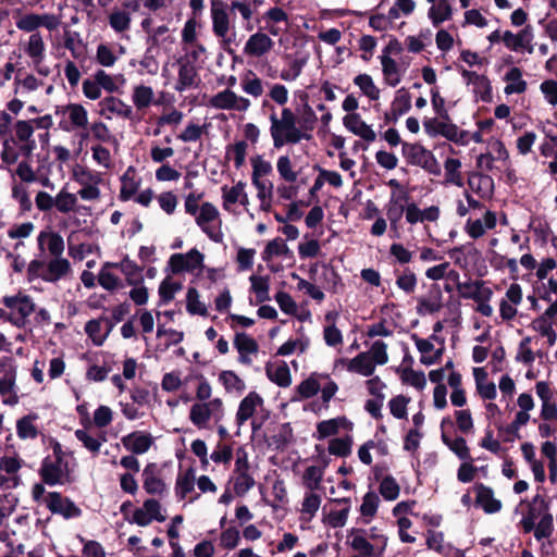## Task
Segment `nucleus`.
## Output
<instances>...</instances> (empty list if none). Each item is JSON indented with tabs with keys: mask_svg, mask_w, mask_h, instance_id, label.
<instances>
[{
	"mask_svg": "<svg viewBox=\"0 0 557 557\" xmlns=\"http://www.w3.org/2000/svg\"><path fill=\"white\" fill-rule=\"evenodd\" d=\"M270 134L273 140V147L278 149L284 145H296L302 139L309 140L311 135L297 126V117L289 108H284L281 116L274 112L270 117Z\"/></svg>",
	"mask_w": 557,
	"mask_h": 557,
	"instance_id": "1",
	"label": "nucleus"
},
{
	"mask_svg": "<svg viewBox=\"0 0 557 557\" xmlns=\"http://www.w3.org/2000/svg\"><path fill=\"white\" fill-rule=\"evenodd\" d=\"M33 121H17L15 124L14 135L10 134L9 138L3 140V149L1 160L8 164H14L20 157L28 159L34 149V141L30 140L34 128Z\"/></svg>",
	"mask_w": 557,
	"mask_h": 557,
	"instance_id": "2",
	"label": "nucleus"
},
{
	"mask_svg": "<svg viewBox=\"0 0 557 557\" xmlns=\"http://www.w3.org/2000/svg\"><path fill=\"white\" fill-rule=\"evenodd\" d=\"M40 475L48 485H62L70 481L69 463L59 443L53 444V455L44 459Z\"/></svg>",
	"mask_w": 557,
	"mask_h": 557,
	"instance_id": "3",
	"label": "nucleus"
},
{
	"mask_svg": "<svg viewBox=\"0 0 557 557\" xmlns=\"http://www.w3.org/2000/svg\"><path fill=\"white\" fill-rule=\"evenodd\" d=\"M230 10L228 4L224 0H210L212 32L216 38L221 39L225 50L235 40V35H230L232 29Z\"/></svg>",
	"mask_w": 557,
	"mask_h": 557,
	"instance_id": "4",
	"label": "nucleus"
},
{
	"mask_svg": "<svg viewBox=\"0 0 557 557\" xmlns=\"http://www.w3.org/2000/svg\"><path fill=\"white\" fill-rule=\"evenodd\" d=\"M401 152L408 163L420 166L432 175L441 174V165L434 154L422 145L403 143Z\"/></svg>",
	"mask_w": 557,
	"mask_h": 557,
	"instance_id": "5",
	"label": "nucleus"
},
{
	"mask_svg": "<svg viewBox=\"0 0 557 557\" xmlns=\"http://www.w3.org/2000/svg\"><path fill=\"white\" fill-rule=\"evenodd\" d=\"M223 416L224 407L221 398H213L207 403H195L189 411V420L198 429L207 428L211 418L219 422Z\"/></svg>",
	"mask_w": 557,
	"mask_h": 557,
	"instance_id": "6",
	"label": "nucleus"
},
{
	"mask_svg": "<svg viewBox=\"0 0 557 557\" xmlns=\"http://www.w3.org/2000/svg\"><path fill=\"white\" fill-rule=\"evenodd\" d=\"M72 272L71 263L62 257H54L48 261H37V277L50 283L67 277Z\"/></svg>",
	"mask_w": 557,
	"mask_h": 557,
	"instance_id": "7",
	"label": "nucleus"
},
{
	"mask_svg": "<svg viewBox=\"0 0 557 557\" xmlns=\"http://www.w3.org/2000/svg\"><path fill=\"white\" fill-rule=\"evenodd\" d=\"M1 302L11 310L10 313H7V320L17 325L24 323L26 317L35 310L32 298L21 293L14 296H5Z\"/></svg>",
	"mask_w": 557,
	"mask_h": 557,
	"instance_id": "8",
	"label": "nucleus"
},
{
	"mask_svg": "<svg viewBox=\"0 0 557 557\" xmlns=\"http://www.w3.org/2000/svg\"><path fill=\"white\" fill-rule=\"evenodd\" d=\"M209 106L216 110L246 112L250 108L251 102L248 98L226 88L212 96L209 99Z\"/></svg>",
	"mask_w": 557,
	"mask_h": 557,
	"instance_id": "9",
	"label": "nucleus"
},
{
	"mask_svg": "<svg viewBox=\"0 0 557 557\" xmlns=\"http://www.w3.org/2000/svg\"><path fill=\"white\" fill-rule=\"evenodd\" d=\"M203 255L196 248L186 253H174L170 257L169 267L172 273L193 272L203 267Z\"/></svg>",
	"mask_w": 557,
	"mask_h": 557,
	"instance_id": "10",
	"label": "nucleus"
},
{
	"mask_svg": "<svg viewBox=\"0 0 557 557\" xmlns=\"http://www.w3.org/2000/svg\"><path fill=\"white\" fill-rule=\"evenodd\" d=\"M347 544L362 557H382L383 554L371 543L364 529H351L347 536Z\"/></svg>",
	"mask_w": 557,
	"mask_h": 557,
	"instance_id": "11",
	"label": "nucleus"
},
{
	"mask_svg": "<svg viewBox=\"0 0 557 557\" xmlns=\"http://www.w3.org/2000/svg\"><path fill=\"white\" fill-rule=\"evenodd\" d=\"M274 47L273 39L263 32L251 34L245 42L243 53L249 58H262Z\"/></svg>",
	"mask_w": 557,
	"mask_h": 557,
	"instance_id": "12",
	"label": "nucleus"
},
{
	"mask_svg": "<svg viewBox=\"0 0 557 557\" xmlns=\"http://www.w3.org/2000/svg\"><path fill=\"white\" fill-rule=\"evenodd\" d=\"M233 344L238 352V362L250 366L252 363L251 356H256L259 352L257 341L245 332H237Z\"/></svg>",
	"mask_w": 557,
	"mask_h": 557,
	"instance_id": "13",
	"label": "nucleus"
},
{
	"mask_svg": "<svg viewBox=\"0 0 557 557\" xmlns=\"http://www.w3.org/2000/svg\"><path fill=\"white\" fill-rule=\"evenodd\" d=\"M408 200V196L406 194L395 195L392 194L385 210L386 216L389 221L391 231L394 232V237L399 238V222L405 213L406 206L405 202Z\"/></svg>",
	"mask_w": 557,
	"mask_h": 557,
	"instance_id": "14",
	"label": "nucleus"
},
{
	"mask_svg": "<svg viewBox=\"0 0 557 557\" xmlns=\"http://www.w3.org/2000/svg\"><path fill=\"white\" fill-rule=\"evenodd\" d=\"M42 502L47 508L54 513H60L65 518L77 517L81 509L69 498H63L59 493H49Z\"/></svg>",
	"mask_w": 557,
	"mask_h": 557,
	"instance_id": "15",
	"label": "nucleus"
},
{
	"mask_svg": "<svg viewBox=\"0 0 557 557\" xmlns=\"http://www.w3.org/2000/svg\"><path fill=\"white\" fill-rule=\"evenodd\" d=\"M522 302V288L519 284L512 283L505 295V298L500 300L499 313L503 320L510 321L517 315L516 306Z\"/></svg>",
	"mask_w": 557,
	"mask_h": 557,
	"instance_id": "16",
	"label": "nucleus"
},
{
	"mask_svg": "<svg viewBox=\"0 0 557 557\" xmlns=\"http://www.w3.org/2000/svg\"><path fill=\"white\" fill-rule=\"evenodd\" d=\"M98 106L99 114L107 120H111L113 114L124 119H132L133 116L132 107L113 96L102 99Z\"/></svg>",
	"mask_w": 557,
	"mask_h": 557,
	"instance_id": "17",
	"label": "nucleus"
},
{
	"mask_svg": "<svg viewBox=\"0 0 557 557\" xmlns=\"http://www.w3.org/2000/svg\"><path fill=\"white\" fill-rule=\"evenodd\" d=\"M219 215L220 213L218 208L211 202H203L200 206V210L195 215L197 225L214 242H219L221 236L211 230L210 223L215 221Z\"/></svg>",
	"mask_w": 557,
	"mask_h": 557,
	"instance_id": "18",
	"label": "nucleus"
},
{
	"mask_svg": "<svg viewBox=\"0 0 557 557\" xmlns=\"http://www.w3.org/2000/svg\"><path fill=\"white\" fill-rule=\"evenodd\" d=\"M121 442L126 450L134 455H143L150 449L153 438L149 433L135 431L123 436Z\"/></svg>",
	"mask_w": 557,
	"mask_h": 557,
	"instance_id": "19",
	"label": "nucleus"
},
{
	"mask_svg": "<svg viewBox=\"0 0 557 557\" xmlns=\"http://www.w3.org/2000/svg\"><path fill=\"white\" fill-rule=\"evenodd\" d=\"M178 76L175 85L176 91H185L186 89L197 87L199 78L196 66L190 60H178Z\"/></svg>",
	"mask_w": 557,
	"mask_h": 557,
	"instance_id": "20",
	"label": "nucleus"
},
{
	"mask_svg": "<svg viewBox=\"0 0 557 557\" xmlns=\"http://www.w3.org/2000/svg\"><path fill=\"white\" fill-rule=\"evenodd\" d=\"M475 504L480 506L486 513H496L500 511L502 502L494 496V491L482 483L474 485Z\"/></svg>",
	"mask_w": 557,
	"mask_h": 557,
	"instance_id": "21",
	"label": "nucleus"
},
{
	"mask_svg": "<svg viewBox=\"0 0 557 557\" xmlns=\"http://www.w3.org/2000/svg\"><path fill=\"white\" fill-rule=\"evenodd\" d=\"M443 308V294L438 285H432L429 294L418 299L417 313L433 314Z\"/></svg>",
	"mask_w": 557,
	"mask_h": 557,
	"instance_id": "22",
	"label": "nucleus"
},
{
	"mask_svg": "<svg viewBox=\"0 0 557 557\" xmlns=\"http://www.w3.org/2000/svg\"><path fill=\"white\" fill-rule=\"evenodd\" d=\"M424 128H425V132L430 136L442 135L445 138L453 140V141H457L458 137H459L458 127L455 124L450 123L449 119L448 120H446V119L428 120L424 122Z\"/></svg>",
	"mask_w": 557,
	"mask_h": 557,
	"instance_id": "23",
	"label": "nucleus"
},
{
	"mask_svg": "<svg viewBox=\"0 0 557 557\" xmlns=\"http://www.w3.org/2000/svg\"><path fill=\"white\" fill-rule=\"evenodd\" d=\"M263 405V398L257 392H249L239 403L236 412V423L240 426L249 420L258 407Z\"/></svg>",
	"mask_w": 557,
	"mask_h": 557,
	"instance_id": "24",
	"label": "nucleus"
},
{
	"mask_svg": "<svg viewBox=\"0 0 557 557\" xmlns=\"http://www.w3.org/2000/svg\"><path fill=\"white\" fill-rule=\"evenodd\" d=\"M496 214L492 211H486L483 219H469L466 223L465 230L471 238L478 239L482 237L487 230H493L496 226Z\"/></svg>",
	"mask_w": 557,
	"mask_h": 557,
	"instance_id": "25",
	"label": "nucleus"
},
{
	"mask_svg": "<svg viewBox=\"0 0 557 557\" xmlns=\"http://www.w3.org/2000/svg\"><path fill=\"white\" fill-rule=\"evenodd\" d=\"M343 123L348 131L367 141H374L376 138L371 126L362 121L360 115L357 113H350L344 116Z\"/></svg>",
	"mask_w": 557,
	"mask_h": 557,
	"instance_id": "26",
	"label": "nucleus"
},
{
	"mask_svg": "<svg viewBox=\"0 0 557 557\" xmlns=\"http://www.w3.org/2000/svg\"><path fill=\"white\" fill-rule=\"evenodd\" d=\"M533 39L532 27L525 26L519 33L513 34L510 30H506L502 36V41L511 51H521L523 46H528Z\"/></svg>",
	"mask_w": 557,
	"mask_h": 557,
	"instance_id": "27",
	"label": "nucleus"
},
{
	"mask_svg": "<svg viewBox=\"0 0 557 557\" xmlns=\"http://www.w3.org/2000/svg\"><path fill=\"white\" fill-rule=\"evenodd\" d=\"M349 372L358 373L363 376H371L375 371V364L369 352H360L356 357L346 361Z\"/></svg>",
	"mask_w": 557,
	"mask_h": 557,
	"instance_id": "28",
	"label": "nucleus"
},
{
	"mask_svg": "<svg viewBox=\"0 0 557 557\" xmlns=\"http://www.w3.org/2000/svg\"><path fill=\"white\" fill-rule=\"evenodd\" d=\"M140 186V180L136 177V170L134 166H128L121 177L120 199L127 201L134 197Z\"/></svg>",
	"mask_w": 557,
	"mask_h": 557,
	"instance_id": "29",
	"label": "nucleus"
},
{
	"mask_svg": "<svg viewBox=\"0 0 557 557\" xmlns=\"http://www.w3.org/2000/svg\"><path fill=\"white\" fill-rule=\"evenodd\" d=\"M41 250H47L52 258L61 257L64 250V242L58 233L41 232L37 238Z\"/></svg>",
	"mask_w": 557,
	"mask_h": 557,
	"instance_id": "30",
	"label": "nucleus"
},
{
	"mask_svg": "<svg viewBox=\"0 0 557 557\" xmlns=\"http://www.w3.org/2000/svg\"><path fill=\"white\" fill-rule=\"evenodd\" d=\"M144 488L148 494L161 495L165 488V483L156 475V465L149 463L143 471Z\"/></svg>",
	"mask_w": 557,
	"mask_h": 557,
	"instance_id": "31",
	"label": "nucleus"
},
{
	"mask_svg": "<svg viewBox=\"0 0 557 557\" xmlns=\"http://www.w3.org/2000/svg\"><path fill=\"white\" fill-rule=\"evenodd\" d=\"M380 60L385 83L392 87L397 86L401 81V72L397 62L386 54H382Z\"/></svg>",
	"mask_w": 557,
	"mask_h": 557,
	"instance_id": "32",
	"label": "nucleus"
},
{
	"mask_svg": "<svg viewBox=\"0 0 557 557\" xmlns=\"http://www.w3.org/2000/svg\"><path fill=\"white\" fill-rule=\"evenodd\" d=\"M507 85L504 92L506 95L522 94L527 90V82L522 78V71L519 67H511L504 77Z\"/></svg>",
	"mask_w": 557,
	"mask_h": 557,
	"instance_id": "33",
	"label": "nucleus"
},
{
	"mask_svg": "<svg viewBox=\"0 0 557 557\" xmlns=\"http://www.w3.org/2000/svg\"><path fill=\"white\" fill-rule=\"evenodd\" d=\"M195 469L188 468L184 473H180L175 482V495L180 499L186 498V496L194 491L195 487Z\"/></svg>",
	"mask_w": 557,
	"mask_h": 557,
	"instance_id": "34",
	"label": "nucleus"
},
{
	"mask_svg": "<svg viewBox=\"0 0 557 557\" xmlns=\"http://www.w3.org/2000/svg\"><path fill=\"white\" fill-rule=\"evenodd\" d=\"M320 379L329 380L327 374L312 373L308 379L304 380L298 386L297 392L302 399L311 398L318 394L321 388Z\"/></svg>",
	"mask_w": 557,
	"mask_h": 557,
	"instance_id": "35",
	"label": "nucleus"
},
{
	"mask_svg": "<svg viewBox=\"0 0 557 557\" xmlns=\"http://www.w3.org/2000/svg\"><path fill=\"white\" fill-rule=\"evenodd\" d=\"M451 15L453 8L449 0H440L437 3H434L428 12V16L434 26H438L443 22L450 20Z\"/></svg>",
	"mask_w": 557,
	"mask_h": 557,
	"instance_id": "36",
	"label": "nucleus"
},
{
	"mask_svg": "<svg viewBox=\"0 0 557 557\" xmlns=\"http://www.w3.org/2000/svg\"><path fill=\"white\" fill-rule=\"evenodd\" d=\"M219 382L227 393L242 394L246 389L244 380L232 370L221 371L219 374Z\"/></svg>",
	"mask_w": 557,
	"mask_h": 557,
	"instance_id": "37",
	"label": "nucleus"
},
{
	"mask_svg": "<svg viewBox=\"0 0 557 557\" xmlns=\"http://www.w3.org/2000/svg\"><path fill=\"white\" fill-rule=\"evenodd\" d=\"M469 187L480 196H490L493 191V180L488 175L473 173L468 178Z\"/></svg>",
	"mask_w": 557,
	"mask_h": 557,
	"instance_id": "38",
	"label": "nucleus"
},
{
	"mask_svg": "<svg viewBox=\"0 0 557 557\" xmlns=\"http://www.w3.org/2000/svg\"><path fill=\"white\" fill-rule=\"evenodd\" d=\"M73 178L81 186H95L102 182L100 173L81 165L73 170Z\"/></svg>",
	"mask_w": 557,
	"mask_h": 557,
	"instance_id": "39",
	"label": "nucleus"
},
{
	"mask_svg": "<svg viewBox=\"0 0 557 557\" xmlns=\"http://www.w3.org/2000/svg\"><path fill=\"white\" fill-rule=\"evenodd\" d=\"M411 108V97L405 88H400L394 98L391 107V113L394 120L408 112Z\"/></svg>",
	"mask_w": 557,
	"mask_h": 557,
	"instance_id": "40",
	"label": "nucleus"
},
{
	"mask_svg": "<svg viewBox=\"0 0 557 557\" xmlns=\"http://www.w3.org/2000/svg\"><path fill=\"white\" fill-rule=\"evenodd\" d=\"M154 98L153 89L149 86L138 85L134 87L132 100L138 110L148 108Z\"/></svg>",
	"mask_w": 557,
	"mask_h": 557,
	"instance_id": "41",
	"label": "nucleus"
},
{
	"mask_svg": "<svg viewBox=\"0 0 557 557\" xmlns=\"http://www.w3.org/2000/svg\"><path fill=\"white\" fill-rule=\"evenodd\" d=\"M65 112L67 113L69 120L71 121L74 128H87L88 113L82 104H69L65 109Z\"/></svg>",
	"mask_w": 557,
	"mask_h": 557,
	"instance_id": "42",
	"label": "nucleus"
},
{
	"mask_svg": "<svg viewBox=\"0 0 557 557\" xmlns=\"http://www.w3.org/2000/svg\"><path fill=\"white\" fill-rule=\"evenodd\" d=\"M111 28L119 34L129 30L131 13L123 10H114L108 17Z\"/></svg>",
	"mask_w": 557,
	"mask_h": 557,
	"instance_id": "43",
	"label": "nucleus"
},
{
	"mask_svg": "<svg viewBox=\"0 0 557 557\" xmlns=\"http://www.w3.org/2000/svg\"><path fill=\"white\" fill-rule=\"evenodd\" d=\"M242 89L255 98L261 97L264 92L262 81L251 71L243 77Z\"/></svg>",
	"mask_w": 557,
	"mask_h": 557,
	"instance_id": "44",
	"label": "nucleus"
},
{
	"mask_svg": "<svg viewBox=\"0 0 557 557\" xmlns=\"http://www.w3.org/2000/svg\"><path fill=\"white\" fill-rule=\"evenodd\" d=\"M461 162L458 159L448 158L445 161V181L448 184H454L458 187L463 185L462 175L460 172Z\"/></svg>",
	"mask_w": 557,
	"mask_h": 557,
	"instance_id": "45",
	"label": "nucleus"
},
{
	"mask_svg": "<svg viewBox=\"0 0 557 557\" xmlns=\"http://www.w3.org/2000/svg\"><path fill=\"white\" fill-rule=\"evenodd\" d=\"M251 290L256 294L257 302L261 304L270 299V278L269 276H250Z\"/></svg>",
	"mask_w": 557,
	"mask_h": 557,
	"instance_id": "46",
	"label": "nucleus"
},
{
	"mask_svg": "<svg viewBox=\"0 0 557 557\" xmlns=\"http://www.w3.org/2000/svg\"><path fill=\"white\" fill-rule=\"evenodd\" d=\"M199 298L200 295L196 288H188L186 295V310L190 314L206 317L208 314L207 306L202 301H200Z\"/></svg>",
	"mask_w": 557,
	"mask_h": 557,
	"instance_id": "47",
	"label": "nucleus"
},
{
	"mask_svg": "<svg viewBox=\"0 0 557 557\" xmlns=\"http://www.w3.org/2000/svg\"><path fill=\"white\" fill-rule=\"evenodd\" d=\"M461 76L467 82V84H471L474 86L475 91H479L481 94L491 92V83L486 76L468 70H462Z\"/></svg>",
	"mask_w": 557,
	"mask_h": 557,
	"instance_id": "48",
	"label": "nucleus"
},
{
	"mask_svg": "<svg viewBox=\"0 0 557 557\" xmlns=\"http://www.w3.org/2000/svg\"><path fill=\"white\" fill-rule=\"evenodd\" d=\"M267 375L281 387H288L292 384L290 371L285 362L274 369L267 368Z\"/></svg>",
	"mask_w": 557,
	"mask_h": 557,
	"instance_id": "49",
	"label": "nucleus"
},
{
	"mask_svg": "<svg viewBox=\"0 0 557 557\" xmlns=\"http://www.w3.org/2000/svg\"><path fill=\"white\" fill-rule=\"evenodd\" d=\"M442 441L443 443L451 450L454 451L460 459L462 460H470V451L467 446V442L463 437H456L450 438L445 433L442 434Z\"/></svg>",
	"mask_w": 557,
	"mask_h": 557,
	"instance_id": "50",
	"label": "nucleus"
},
{
	"mask_svg": "<svg viewBox=\"0 0 557 557\" xmlns=\"http://www.w3.org/2000/svg\"><path fill=\"white\" fill-rule=\"evenodd\" d=\"M356 86L371 100L380 98V89L375 86L372 77L368 74H359L354 78Z\"/></svg>",
	"mask_w": 557,
	"mask_h": 557,
	"instance_id": "51",
	"label": "nucleus"
},
{
	"mask_svg": "<svg viewBox=\"0 0 557 557\" xmlns=\"http://www.w3.org/2000/svg\"><path fill=\"white\" fill-rule=\"evenodd\" d=\"M252 184L258 190L257 197L260 200L261 208L268 210L271 206L273 184L264 178L252 181Z\"/></svg>",
	"mask_w": 557,
	"mask_h": 557,
	"instance_id": "52",
	"label": "nucleus"
},
{
	"mask_svg": "<svg viewBox=\"0 0 557 557\" xmlns=\"http://www.w3.org/2000/svg\"><path fill=\"white\" fill-rule=\"evenodd\" d=\"M111 329H112V326L110 325L108 331L102 333L100 319L90 320L85 325L86 334L88 335V337L92 341V343L96 346H101L104 343Z\"/></svg>",
	"mask_w": 557,
	"mask_h": 557,
	"instance_id": "53",
	"label": "nucleus"
},
{
	"mask_svg": "<svg viewBox=\"0 0 557 557\" xmlns=\"http://www.w3.org/2000/svg\"><path fill=\"white\" fill-rule=\"evenodd\" d=\"M290 255V249L282 238L270 240L262 252V259L265 262L271 261L274 257Z\"/></svg>",
	"mask_w": 557,
	"mask_h": 557,
	"instance_id": "54",
	"label": "nucleus"
},
{
	"mask_svg": "<svg viewBox=\"0 0 557 557\" xmlns=\"http://www.w3.org/2000/svg\"><path fill=\"white\" fill-rule=\"evenodd\" d=\"M345 418H334L321 421L317 424V438L323 440L338 433Z\"/></svg>",
	"mask_w": 557,
	"mask_h": 557,
	"instance_id": "55",
	"label": "nucleus"
},
{
	"mask_svg": "<svg viewBox=\"0 0 557 557\" xmlns=\"http://www.w3.org/2000/svg\"><path fill=\"white\" fill-rule=\"evenodd\" d=\"M76 438L83 443L84 447L92 454H98L102 444L107 441L106 436H91L86 430L79 429L75 431Z\"/></svg>",
	"mask_w": 557,
	"mask_h": 557,
	"instance_id": "56",
	"label": "nucleus"
},
{
	"mask_svg": "<svg viewBox=\"0 0 557 557\" xmlns=\"http://www.w3.org/2000/svg\"><path fill=\"white\" fill-rule=\"evenodd\" d=\"M324 471L322 468L317 466L308 467L302 475V482L308 491H315L320 488L323 480Z\"/></svg>",
	"mask_w": 557,
	"mask_h": 557,
	"instance_id": "57",
	"label": "nucleus"
},
{
	"mask_svg": "<svg viewBox=\"0 0 557 557\" xmlns=\"http://www.w3.org/2000/svg\"><path fill=\"white\" fill-rule=\"evenodd\" d=\"M321 502V496L315 494L314 491H308L305 494L301 504V513L307 516V520H311L315 516L320 508Z\"/></svg>",
	"mask_w": 557,
	"mask_h": 557,
	"instance_id": "58",
	"label": "nucleus"
},
{
	"mask_svg": "<svg viewBox=\"0 0 557 557\" xmlns=\"http://www.w3.org/2000/svg\"><path fill=\"white\" fill-rule=\"evenodd\" d=\"M246 183L239 181L233 187H227L226 185L222 186V199H223V208L227 211L231 209V205H234L240 199V193L245 189Z\"/></svg>",
	"mask_w": 557,
	"mask_h": 557,
	"instance_id": "59",
	"label": "nucleus"
},
{
	"mask_svg": "<svg viewBox=\"0 0 557 557\" xmlns=\"http://www.w3.org/2000/svg\"><path fill=\"white\" fill-rule=\"evenodd\" d=\"M183 288L180 282H174L170 277L164 278L159 286V296L161 304H169L174 299L177 292Z\"/></svg>",
	"mask_w": 557,
	"mask_h": 557,
	"instance_id": "60",
	"label": "nucleus"
},
{
	"mask_svg": "<svg viewBox=\"0 0 557 557\" xmlns=\"http://www.w3.org/2000/svg\"><path fill=\"white\" fill-rule=\"evenodd\" d=\"M412 341L416 344L417 349L422 355L421 363L431 366L436 362V358H431L430 352L434 350V345L430 339L420 338L417 334L411 335Z\"/></svg>",
	"mask_w": 557,
	"mask_h": 557,
	"instance_id": "61",
	"label": "nucleus"
},
{
	"mask_svg": "<svg viewBox=\"0 0 557 557\" xmlns=\"http://www.w3.org/2000/svg\"><path fill=\"white\" fill-rule=\"evenodd\" d=\"M256 484L249 472L234 473V492L237 496H244Z\"/></svg>",
	"mask_w": 557,
	"mask_h": 557,
	"instance_id": "62",
	"label": "nucleus"
},
{
	"mask_svg": "<svg viewBox=\"0 0 557 557\" xmlns=\"http://www.w3.org/2000/svg\"><path fill=\"white\" fill-rule=\"evenodd\" d=\"M554 531V523H553V516L549 512H545L540 521L537 522L535 530H534V537L537 541H541L543 539H547L553 534Z\"/></svg>",
	"mask_w": 557,
	"mask_h": 557,
	"instance_id": "63",
	"label": "nucleus"
},
{
	"mask_svg": "<svg viewBox=\"0 0 557 557\" xmlns=\"http://www.w3.org/2000/svg\"><path fill=\"white\" fill-rule=\"evenodd\" d=\"M400 487L396 480L387 475L380 484V493L386 500H395L399 496Z\"/></svg>",
	"mask_w": 557,
	"mask_h": 557,
	"instance_id": "64",
	"label": "nucleus"
}]
</instances>
